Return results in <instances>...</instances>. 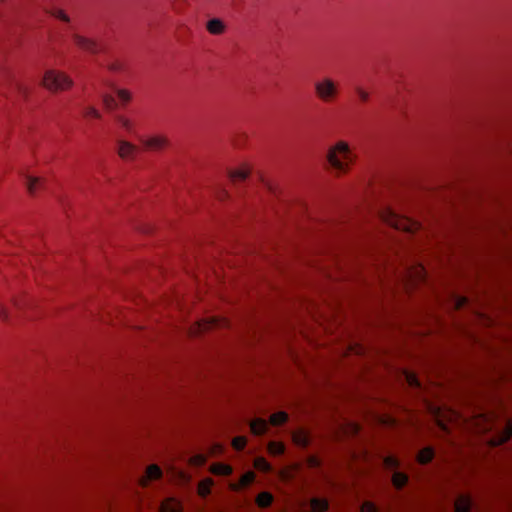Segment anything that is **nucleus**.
<instances>
[{"label": "nucleus", "instance_id": "obj_10", "mask_svg": "<svg viewBox=\"0 0 512 512\" xmlns=\"http://www.w3.org/2000/svg\"><path fill=\"white\" fill-rule=\"evenodd\" d=\"M473 506V502L468 496H460L454 503V512H469Z\"/></svg>", "mask_w": 512, "mask_h": 512}, {"label": "nucleus", "instance_id": "obj_34", "mask_svg": "<svg viewBox=\"0 0 512 512\" xmlns=\"http://www.w3.org/2000/svg\"><path fill=\"white\" fill-rule=\"evenodd\" d=\"M356 93L362 102H366L369 99V94L364 89L357 87Z\"/></svg>", "mask_w": 512, "mask_h": 512}, {"label": "nucleus", "instance_id": "obj_25", "mask_svg": "<svg viewBox=\"0 0 512 512\" xmlns=\"http://www.w3.org/2000/svg\"><path fill=\"white\" fill-rule=\"evenodd\" d=\"M118 123L129 133H135L134 124L126 117L118 116Z\"/></svg>", "mask_w": 512, "mask_h": 512}, {"label": "nucleus", "instance_id": "obj_14", "mask_svg": "<svg viewBox=\"0 0 512 512\" xmlns=\"http://www.w3.org/2000/svg\"><path fill=\"white\" fill-rule=\"evenodd\" d=\"M207 30L214 35H219L224 32L225 26L224 23L218 19L213 18L207 22Z\"/></svg>", "mask_w": 512, "mask_h": 512}, {"label": "nucleus", "instance_id": "obj_6", "mask_svg": "<svg viewBox=\"0 0 512 512\" xmlns=\"http://www.w3.org/2000/svg\"><path fill=\"white\" fill-rule=\"evenodd\" d=\"M138 140L146 150L159 151L168 145V139L162 135H153L150 137L138 136Z\"/></svg>", "mask_w": 512, "mask_h": 512}, {"label": "nucleus", "instance_id": "obj_3", "mask_svg": "<svg viewBox=\"0 0 512 512\" xmlns=\"http://www.w3.org/2000/svg\"><path fill=\"white\" fill-rule=\"evenodd\" d=\"M313 86L316 97L325 104L333 103L340 93L338 83L329 77L315 81Z\"/></svg>", "mask_w": 512, "mask_h": 512}, {"label": "nucleus", "instance_id": "obj_12", "mask_svg": "<svg viewBox=\"0 0 512 512\" xmlns=\"http://www.w3.org/2000/svg\"><path fill=\"white\" fill-rule=\"evenodd\" d=\"M250 429L255 435H263L268 429V423L264 419L257 418L250 423Z\"/></svg>", "mask_w": 512, "mask_h": 512}, {"label": "nucleus", "instance_id": "obj_37", "mask_svg": "<svg viewBox=\"0 0 512 512\" xmlns=\"http://www.w3.org/2000/svg\"><path fill=\"white\" fill-rule=\"evenodd\" d=\"M417 278L423 279L425 277V270L423 267H419L417 271Z\"/></svg>", "mask_w": 512, "mask_h": 512}, {"label": "nucleus", "instance_id": "obj_16", "mask_svg": "<svg viewBox=\"0 0 512 512\" xmlns=\"http://www.w3.org/2000/svg\"><path fill=\"white\" fill-rule=\"evenodd\" d=\"M273 500V495L270 492L264 491L258 494L256 503L260 508H267L272 504Z\"/></svg>", "mask_w": 512, "mask_h": 512}, {"label": "nucleus", "instance_id": "obj_29", "mask_svg": "<svg viewBox=\"0 0 512 512\" xmlns=\"http://www.w3.org/2000/svg\"><path fill=\"white\" fill-rule=\"evenodd\" d=\"M111 88L117 93V96L119 97V99L121 101H123L124 103H127L130 101L131 99V94L128 90H125V89H117L115 88L114 86L111 85Z\"/></svg>", "mask_w": 512, "mask_h": 512}, {"label": "nucleus", "instance_id": "obj_8", "mask_svg": "<svg viewBox=\"0 0 512 512\" xmlns=\"http://www.w3.org/2000/svg\"><path fill=\"white\" fill-rule=\"evenodd\" d=\"M138 152L139 148L136 145L125 140L118 141V154L122 159L132 160Z\"/></svg>", "mask_w": 512, "mask_h": 512}, {"label": "nucleus", "instance_id": "obj_31", "mask_svg": "<svg viewBox=\"0 0 512 512\" xmlns=\"http://www.w3.org/2000/svg\"><path fill=\"white\" fill-rule=\"evenodd\" d=\"M83 115L87 118H100V113L92 106H87L83 109Z\"/></svg>", "mask_w": 512, "mask_h": 512}, {"label": "nucleus", "instance_id": "obj_9", "mask_svg": "<svg viewBox=\"0 0 512 512\" xmlns=\"http://www.w3.org/2000/svg\"><path fill=\"white\" fill-rule=\"evenodd\" d=\"M161 476H162L161 468L156 464H152L147 467L146 475L140 479V484L142 486H147L149 481L159 479V478H161Z\"/></svg>", "mask_w": 512, "mask_h": 512}, {"label": "nucleus", "instance_id": "obj_38", "mask_svg": "<svg viewBox=\"0 0 512 512\" xmlns=\"http://www.w3.org/2000/svg\"><path fill=\"white\" fill-rule=\"evenodd\" d=\"M297 441H298L300 444H302V445H306V444H307V440H306V438H305V437H303L302 439H299V440H297Z\"/></svg>", "mask_w": 512, "mask_h": 512}, {"label": "nucleus", "instance_id": "obj_20", "mask_svg": "<svg viewBox=\"0 0 512 512\" xmlns=\"http://www.w3.org/2000/svg\"><path fill=\"white\" fill-rule=\"evenodd\" d=\"M42 185L41 178L38 177H26V186L30 194H35L37 189Z\"/></svg>", "mask_w": 512, "mask_h": 512}, {"label": "nucleus", "instance_id": "obj_11", "mask_svg": "<svg viewBox=\"0 0 512 512\" xmlns=\"http://www.w3.org/2000/svg\"><path fill=\"white\" fill-rule=\"evenodd\" d=\"M512 436V421H507L503 431L493 440V445H500L507 442Z\"/></svg>", "mask_w": 512, "mask_h": 512}, {"label": "nucleus", "instance_id": "obj_21", "mask_svg": "<svg viewBox=\"0 0 512 512\" xmlns=\"http://www.w3.org/2000/svg\"><path fill=\"white\" fill-rule=\"evenodd\" d=\"M288 419V415L286 412L279 411L270 416V424L274 426H279L284 424Z\"/></svg>", "mask_w": 512, "mask_h": 512}, {"label": "nucleus", "instance_id": "obj_19", "mask_svg": "<svg viewBox=\"0 0 512 512\" xmlns=\"http://www.w3.org/2000/svg\"><path fill=\"white\" fill-rule=\"evenodd\" d=\"M255 479V474L252 471L243 474L239 480V483L234 485L233 489L238 490L249 486Z\"/></svg>", "mask_w": 512, "mask_h": 512}, {"label": "nucleus", "instance_id": "obj_2", "mask_svg": "<svg viewBox=\"0 0 512 512\" xmlns=\"http://www.w3.org/2000/svg\"><path fill=\"white\" fill-rule=\"evenodd\" d=\"M381 217L387 225L397 230L413 233L419 230L421 227V224L416 220L401 216L391 209H385L382 212Z\"/></svg>", "mask_w": 512, "mask_h": 512}, {"label": "nucleus", "instance_id": "obj_39", "mask_svg": "<svg viewBox=\"0 0 512 512\" xmlns=\"http://www.w3.org/2000/svg\"><path fill=\"white\" fill-rule=\"evenodd\" d=\"M110 69H111V70H118V69H119V66H118L117 64H112V65L110 66Z\"/></svg>", "mask_w": 512, "mask_h": 512}, {"label": "nucleus", "instance_id": "obj_24", "mask_svg": "<svg viewBox=\"0 0 512 512\" xmlns=\"http://www.w3.org/2000/svg\"><path fill=\"white\" fill-rule=\"evenodd\" d=\"M405 379L407 384L412 388H421V382L419 381L418 377L411 373V372H405Z\"/></svg>", "mask_w": 512, "mask_h": 512}, {"label": "nucleus", "instance_id": "obj_32", "mask_svg": "<svg viewBox=\"0 0 512 512\" xmlns=\"http://www.w3.org/2000/svg\"><path fill=\"white\" fill-rule=\"evenodd\" d=\"M51 15L64 21V22H69V17L67 14H65L64 11H62L61 9H58V8H55L51 11Z\"/></svg>", "mask_w": 512, "mask_h": 512}, {"label": "nucleus", "instance_id": "obj_23", "mask_svg": "<svg viewBox=\"0 0 512 512\" xmlns=\"http://www.w3.org/2000/svg\"><path fill=\"white\" fill-rule=\"evenodd\" d=\"M213 485L212 479H205L199 483L198 491L201 496H207L210 493L211 486Z\"/></svg>", "mask_w": 512, "mask_h": 512}, {"label": "nucleus", "instance_id": "obj_28", "mask_svg": "<svg viewBox=\"0 0 512 512\" xmlns=\"http://www.w3.org/2000/svg\"><path fill=\"white\" fill-rule=\"evenodd\" d=\"M254 466L256 469L263 472H269L271 470V465L261 457L255 459Z\"/></svg>", "mask_w": 512, "mask_h": 512}, {"label": "nucleus", "instance_id": "obj_27", "mask_svg": "<svg viewBox=\"0 0 512 512\" xmlns=\"http://www.w3.org/2000/svg\"><path fill=\"white\" fill-rule=\"evenodd\" d=\"M268 450L273 455H281L285 451V446L282 443L271 442L268 446Z\"/></svg>", "mask_w": 512, "mask_h": 512}, {"label": "nucleus", "instance_id": "obj_7", "mask_svg": "<svg viewBox=\"0 0 512 512\" xmlns=\"http://www.w3.org/2000/svg\"><path fill=\"white\" fill-rule=\"evenodd\" d=\"M72 38L74 43L84 51L95 54L101 50L100 46L92 39L83 37L79 34H73Z\"/></svg>", "mask_w": 512, "mask_h": 512}, {"label": "nucleus", "instance_id": "obj_4", "mask_svg": "<svg viewBox=\"0 0 512 512\" xmlns=\"http://www.w3.org/2000/svg\"><path fill=\"white\" fill-rule=\"evenodd\" d=\"M42 83L47 89L58 91L71 87L72 80L63 72L48 70L44 74Z\"/></svg>", "mask_w": 512, "mask_h": 512}, {"label": "nucleus", "instance_id": "obj_18", "mask_svg": "<svg viewBox=\"0 0 512 512\" xmlns=\"http://www.w3.org/2000/svg\"><path fill=\"white\" fill-rule=\"evenodd\" d=\"M232 471H233V469L230 465L223 464V463H217V464L212 465V467H211V472L215 475H220V476H229L230 474H232Z\"/></svg>", "mask_w": 512, "mask_h": 512}, {"label": "nucleus", "instance_id": "obj_17", "mask_svg": "<svg viewBox=\"0 0 512 512\" xmlns=\"http://www.w3.org/2000/svg\"><path fill=\"white\" fill-rule=\"evenodd\" d=\"M312 512H325L329 507V503L326 499L313 498L310 502Z\"/></svg>", "mask_w": 512, "mask_h": 512}, {"label": "nucleus", "instance_id": "obj_36", "mask_svg": "<svg viewBox=\"0 0 512 512\" xmlns=\"http://www.w3.org/2000/svg\"><path fill=\"white\" fill-rule=\"evenodd\" d=\"M16 89H17V91H18L20 94L26 95V93H27V89H26V87H25V86H23L22 84L17 83V84H16Z\"/></svg>", "mask_w": 512, "mask_h": 512}, {"label": "nucleus", "instance_id": "obj_5", "mask_svg": "<svg viewBox=\"0 0 512 512\" xmlns=\"http://www.w3.org/2000/svg\"><path fill=\"white\" fill-rule=\"evenodd\" d=\"M384 466L393 470L392 483L397 489H402L408 483V475L404 472L397 471L400 466V461L392 455H388L383 459Z\"/></svg>", "mask_w": 512, "mask_h": 512}, {"label": "nucleus", "instance_id": "obj_22", "mask_svg": "<svg viewBox=\"0 0 512 512\" xmlns=\"http://www.w3.org/2000/svg\"><path fill=\"white\" fill-rule=\"evenodd\" d=\"M101 98L106 109L114 110L117 107L115 98L108 93H101Z\"/></svg>", "mask_w": 512, "mask_h": 512}, {"label": "nucleus", "instance_id": "obj_33", "mask_svg": "<svg viewBox=\"0 0 512 512\" xmlns=\"http://www.w3.org/2000/svg\"><path fill=\"white\" fill-rule=\"evenodd\" d=\"M361 512H380L375 504L372 502H364L361 506Z\"/></svg>", "mask_w": 512, "mask_h": 512}, {"label": "nucleus", "instance_id": "obj_15", "mask_svg": "<svg viewBox=\"0 0 512 512\" xmlns=\"http://www.w3.org/2000/svg\"><path fill=\"white\" fill-rule=\"evenodd\" d=\"M181 504L173 498L165 500L160 507V512H180Z\"/></svg>", "mask_w": 512, "mask_h": 512}, {"label": "nucleus", "instance_id": "obj_26", "mask_svg": "<svg viewBox=\"0 0 512 512\" xmlns=\"http://www.w3.org/2000/svg\"><path fill=\"white\" fill-rule=\"evenodd\" d=\"M249 175V170L246 168L238 169L230 174L231 180H245Z\"/></svg>", "mask_w": 512, "mask_h": 512}, {"label": "nucleus", "instance_id": "obj_30", "mask_svg": "<svg viewBox=\"0 0 512 512\" xmlns=\"http://www.w3.org/2000/svg\"><path fill=\"white\" fill-rule=\"evenodd\" d=\"M233 448L240 451L246 446V438L243 436L235 437L232 441Z\"/></svg>", "mask_w": 512, "mask_h": 512}, {"label": "nucleus", "instance_id": "obj_35", "mask_svg": "<svg viewBox=\"0 0 512 512\" xmlns=\"http://www.w3.org/2000/svg\"><path fill=\"white\" fill-rule=\"evenodd\" d=\"M0 319L2 321H7L9 319L8 311L7 309L0 304Z\"/></svg>", "mask_w": 512, "mask_h": 512}, {"label": "nucleus", "instance_id": "obj_1", "mask_svg": "<svg viewBox=\"0 0 512 512\" xmlns=\"http://www.w3.org/2000/svg\"><path fill=\"white\" fill-rule=\"evenodd\" d=\"M353 159V153L349 145L344 141L337 142L327 153V163L337 174L345 173L349 169Z\"/></svg>", "mask_w": 512, "mask_h": 512}, {"label": "nucleus", "instance_id": "obj_13", "mask_svg": "<svg viewBox=\"0 0 512 512\" xmlns=\"http://www.w3.org/2000/svg\"><path fill=\"white\" fill-rule=\"evenodd\" d=\"M434 455L435 452L432 447H425L419 451L417 461L422 465L428 464L433 460Z\"/></svg>", "mask_w": 512, "mask_h": 512}]
</instances>
